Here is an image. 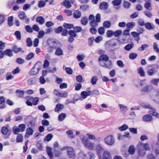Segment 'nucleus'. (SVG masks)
Instances as JSON below:
<instances>
[{
  "label": "nucleus",
  "mask_w": 159,
  "mask_h": 159,
  "mask_svg": "<svg viewBox=\"0 0 159 159\" xmlns=\"http://www.w3.org/2000/svg\"><path fill=\"white\" fill-rule=\"evenodd\" d=\"M68 154L69 157L71 158H74L75 156V154L73 148L70 147L68 150H67Z\"/></svg>",
  "instance_id": "obj_10"
},
{
  "label": "nucleus",
  "mask_w": 159,
  "mask_h": 159,
  "mask_svg": "<svg viewBox=\"0 0 159 159\" xmlns=\"http://www.w3.org/2000/svg\"><path fill=\"white\" fill-rule=\"evenodd\" d=\"M108 57L106 54L100 56L99 57L98 59L99 63L100 65L104 64L103 63L108 60Z\"/></svg>",
  "instance_id": "obj_9"
},
{
  "label": "nucleus",
  "mask_w": 159,
  "mask_h": 159,
  "mask_svg": "<svg viewBox=\"0 0 159 159\" xmlns=\"http://www.w3.org/2000/svg\"><path fill=\"white\" fill-rule=\"evenodd\" d=\"M12 131L13 133L16 134H17L18 133L20 132L18 128L15 126L13 127L12 128Z\"/></svg>",
  "instance_id": "obj_61"
},
{
  "label": "nucleus",
  "mask_w": 159,
  "mask_h": 159,
  "mask_svg": "<svg viewBox=\"0 0 159 159\" xmlns=\"http://www.w3.org/2000/svg\"><path fill=\"white\" fill-rule=\"evenodd\" d=\"M111 25V23L109 21H106L103 23V26L105 28H109Z\"/></svg>",
  "instance_id": "obj_43"
},
{
  "label": "nucleus",
  "mask_w": 159,
  "mask_h": 159,
  "mask_svg": "<svg viewBox=\"0 0 159 159\" xmlns=\"http://www.w3.org/2000/svg\"><path fill=\"white\" fill-rule=\"evenodd\" d=\"M113 35L116 37H118L122 33V31L121 30H118L113 32Z\"/></svg>",
  "instance_id": "obj_40"
},
{
  "label": "nucleus",
  "mask_w": 159,
  "mask_h": 159,
  "mask_svg": "<svg viewBox=\"0 0 159 159\" xmlns=\"http://www.w3.org/2000/svg\"><path fill=\"white\" fill-rule=\"evenodd\" d=\"M112 3L114 7L116 9H119L120 7V5L122 3L121 0H113L112 1Z\"/></svg>",
  "instance_id": "obj_8"
},
{
  "label": "nucleus",
  "mask_w": 159,
  "mask_h": 159,
  "mask_svg": "<svg viewBox=\"0 0 159 159\" xmlns=\"http://www.w3.org/2000/svg\"><path fill=\"white\" fill-rule=\"evenodd\" d=\"M63 27L61 26H59L57 28H55L54 30V32L57 34L61 33Z\"/></svg>",
  "instance_id": "obj_38"
},
{
  "label": "nucleus",
  "mask_w": 159,
  "mask_h": 159,
  "mask_svg": "<svg viewBox=\"0 0 159 159\" xmlns=\"http://www.w3.org/2000/svg\"><path fill=\"white\" fill-rule=\"evenodd\" d=\"M23 137L22 134H19L17 136L16 141L17 143L22 142L23 141Z\"/></svg>",
  "instance_id": "obj_45"
},
{
  "label": "nucleus",
  "mask_w": 159,
  "mask_h": 159,
  "mask_svg": "<svg viewBox=\"0 0 159 159\" xmlns=\"http://www.w3.org/2000/svg\"><path fill=\"white\" fill-rule=\"evenodd\" d=\"M119 106L120 111H124L127 110V106L122 104H119Z\"/></svg>",
  "instance_id": "obj_59"
},
{
  "label": "nucleus",
  "mask_w": 159,
  "mask_h": 159,
  "mask_svg": "<svg viewBox=\"0 0 159 159\" xmlns=\"http://www.w3.org/2000/svg\"><path fill=\"white\" fill-rule=\"evenodd\" d=\"M144 25L145 28L148 30L153 29L154 28V26L149 22L146 23Z\"/></svg>",
  "instance_id": "obj_32"
},
{
  "label": "nucleus",
  "mask_w": 159,
  "mask_h": 159,
  "mask_svg": "<svg viewBox=\"0 0 159 159\" xmlns=\"http://www.w3.org/2000/svg\"><path fill=\"white\" fill-rule=\"evenodd\" d=\"M105 143L109 145H112L115 143V139L111 135H109L107 136L104 139Z\"/></svg>",
  "instance_id": "obj_6"
},
{
  "label": "nucleus",
  "mask_w": 159,
  "mask_h": 159,
  "mask_svg": "<svg viewBox=\"0 0 159 159\" xmlns=\"http://www.w3.org/2000/svg\"><path fill=\"white\" fill-rule=\"evenodd\" d=\"M66 133L69 137L71 138H73L74 137V135H73V132L71 130H68L66 131Z\"/></svg>",
  "instance_id": "obj_51"
},
{
  "label": "nucleus",
  "mask_w": 159,
  "mask_h": 159,
  "mask_svg": "<svg viewBox=\"0 0 159 159\" xmlns=\"http://www.w3.org/2000/svg\"><path fill=\"white\" fill-rule=\"evenodd\" d=\"M42 67V63L40 61L37 62L34 66L30 71L29 74L30 75H35L39 73V70Z\"/></svg>",
  "instance_id": "obj_4"
},
{
  "label": "nucleus",
  "mask_w": 159,
  "mask_h": 159,
  "mask_svg": "<svg viewBox=\"0 0 159 159\" xmlns=\"http://www.w3.org/2000/svg\"><path fill=\"white\" fill-rule=\"evenodd\" d=\"M103 65H100L106 68L110 69L112 67V65L111 61L109 60L105 61L103 63Z\"/></svg>",
  "instance_id": "obj_11"
},
{
  "label": "nucleus",
  "mask_w": 159,
  "mask_h": 159,
  "mask_svg": "<svg viewBox=\"0 0 159 159\" xmlns=\"http://www.w3.org/2000/svg\"><path fill=\"white\" fill-rule=\"evenodd\" d=\"M46 5V3L43 0H40L38 2V7H43Z\"/></svg>",
  "instance_id": "obj_50"
},
{
  "label": "nucleus",
  "mask_w": 159,
  "mask_h": 159,
  "mask_svg": "<svg viewBox=\"0 0 159 159\" xmlns=\"http://www.w3.org/2000/svg\"><path fill=\"white\" fill-rule=\"evenodd\" d=\"M14 17L12 16L8 17L7 19V24L9 26H11L13 25V21Z\"/></svg>",
  "instance_id": "obj_29"
},
{
  "label": "nucleus",
  "mask_w": 159,
  "mask_h": 159,
  "mask_svg": "<svg viewBox=\"0 0 159 159\" xmlns=\"http://www.w3.org/2000/svg\"><path fill=\"white\" fill-rule=\"evenodd\" d=\"M81 22L82 25H86L88 22L87 17L86 16L82 17L81 20Z\"/></svg>",
  "instance_id": "obj_34"
},
{
  "label": "nucleus",
  "mask_w": 159,
  "mask_h": 159,
  "mask_svg": "<svg viewBox=\"0 0 159 159\" xmlns=\"http://www.w3.org/2000/svg\"><path fill=\"white\" fill-rule=\"evenodd\" d=\"M152 148L153 151L156 154H159V143H157L155 145H152Z\"/></svg>",
  "instance_id": "obj_13"
},
{
  "label": "nucleus",
  "mask_w": 159,
  "mask_h": 159,
  "mask_svg": "<svg viewBox=\"0 0 159 159\" xmlns=\"http://www.w3.org/2000/svg\"><path fill=\"white\" fill-rule=\"evenodd\" d=\"M157 70H156L155 68L154 67L148 70L147 71V73L149 76H152L155 73H157Z\"/></svg>",
  "instance_id": "obj_26"
},
{
  "label": "nucleus",
  "mask_w": 159,
  "mask_h": 159,
  "mask_svg": "<svg viewBox=\"0 0 159 159\" xmlns=\"http://www.w3.org/2000/svg\"><path fill=\"white\" fill-rule=\"evenodd\" d=\"M109 4L108 3L106 2H102L99 5L100 9L102 10H107V11L106 12L107 13L110 12V11L107 10Z\"/></svg>",
  "instance_id": "obj_7"
},
{
  "label": "nucleus",
  "mask_w": 159,
  "mask_h": 159,
  "mask_svg": "<svg viewBox=\"0 0 159 159\" xmlns=\"http://www.w3.org/2000/svg\"><path fill=\"white\" fill-rule=\"evenodd\" d=\"M14 78L10 72H8L6 75V79L7 80H11Z\"/></svg>",
  "instance_id": "obj_60"
},
{
  "label": "nucleus",
  "mask_w": 159,
  "mask_h": 159,
  "mask_svg": "<svg viewBox=\"0 0 159 159\" xmlns=\"http://www.w3.org/2000/svg\"><path fill=\"white\" fill-rule=\"evenodd\" d=\"M12 51L15 53H17L19 52H21V53H24L25 51L22 50V48H18L16 45H14L12 47Z\"/></svg>",
  "instance_id": "obj_12"
},
{
  "label": "nucleus",
  "mask_w": 159,
  "mask_h": 159,
  "mask_svg": "<svg viewBox=\"0 0 159 159\" xmlns=\"http://www.w3.org/2000/svg\"><path fill=\"white\" fill-rule=\"evenodd\" d=\"M4 51L5 55L9 57H12L13 55V51L12 50L7 49L5 50Z\"/></svg>",
  "instance_id": "obj_18"
},
{
  "label": "nucleus",
  "mask_w": 159,
  "mask_h": 159,
  "mask_svg": "<svg viewBox=\"0 0 159 159\" xmlns=\"http://www.w3.org/2000/svg\"><path fill=\"white\" fill-rule=\"evenodd\" d=\"M1 133L4 135H6L9 133V130L7 127H3L1 130Z\"/></svg>",
  "instance_id": "obj_30"
},
{
  "label": "nucleus",
  "mask_w": 159,
  "mask_h": 159,
  "mask_svg": "<svg viewBox=\"0 0 159 159\" xmlns=\"http://www.w3.org/2000/svg\"><path fill=\"white\" fill-rule=\"evenodd\" d=\"M53 137V135L51 134H48L44 138V141H49L51 140Z\"/></svg>",
  "instance_id": "obj_37"
},
{
  "label": "nucleus",
  "mask_w": 159,
  "mask_h": 159,
  "mask_svg": "<svg viewBox=\"0 0 159 159\" xmlns=\"http://www.w3.org/2000/svg\"><path fill=\"white\" fill-rule=\"evenodd\" d=\"M34 55L33 52H30L26 57L25 59L27 60H31L34 57Z\"/></svg>",
  "instance_id": "obj_42"
},
{
  "label": "nucleus",
  "mask_w": 159,
  "mask_h": 159,
  "mask_svg": "<svg viewBox=\"0 0 159 159\" xmlns=\"http://www.w3.org/2000/svg\"><path fill=\"white\" fill-rule=\"evenodd\" d=\"M73 25L72 24L64 23L63 24V26L66 29H70L73 27Z\"/></svg>",
  "instance_id": "obj_33"
},
{
  "label": "nucleus",
  "mask_w": 159,
  "mask_h": 159,
  "mask_svg": "<svg viewBox=\"0 0 159 159\" xmlns=\"http://www.w3.org/2000/svg\"><path fill=\"white\" fill-rule=\"evenodd\" d=\"M128 126L124 124L122 126L119 127V129L121 131H125L128 129Z\"/></svg>",
  "instance_id": "obj_53"
},
{
  "label": "nucleus",
  "mask_w": 159,
  "mask_h": 159,
  "mask_svg": "<svg viewBox=\"0 0 159 159\" xmlns=\"http://www.w3.org/2000/svg\"><path fill=\"white\" fill-rule=\"evenodd\" d=\"M18 15L20 19L22 20H24L27 16L25 13L23 11H19Z\"/></svg>",
  "instance_id": "obj_16"
},
{
  "label": "nucleus",
  "mask_w": 159,
  "mask_h": 159,
  "mask_svg": "<svg viewBox=\"0 0 159 159\" xmlns=\"http://www.w3.org/2000/svg\"><path fill=\"white\" fill-rule=\"evenodd\" d=\"M144 7L147 9L152 10V4L151 2H146L144 5Z\"/></svg>",
  "instance_id": "obj_36"
},
{
  "label": "nucleus",
  "mask_w": 159,
  "mask_h": 159,
  "mask_svg": "<svg viewBox=\"0 0 159 159\" xmlns=\"http://www.w3.org/2000/svg\"><path fill=\"white\" fill-rule=\"evenodd\" d=\"M14 35L16 36V38L18 40H20L21 39V33L20 31H16L14 33Z\"/></svg>",
  "instance_id": "obj_47"
},
{
  "label": "nucleus",
  "mask_w": 159,
  "mask_h": 159,
  "mask_svg": "<svg viewBox=\"0 0 159 159\" xmlns=\"http://www.w3.org/2000/svg\"><path fill=\"white\" fill-rule=\"evenodd\" d=\"M36 21L40 25H43L45 22V19L42 16H39L37 17Z\"/></svg>",
  "instance_id": "obj_24"
},
{
  "label": "nucleus",
  "mask_w": 159,
  "mask_h": 159,
  "mask_svg": "<svg viewBox=\"0 0 159 159\" xmlns=\"http://www.w3.org/2000/svg\"><path fill=\"white\" fill-rule=\"evenodd\" d=\"M159 82V78L153 79L151 80L150 83L154 85L157 86Z\"/></svg>",
  "instance_id": "obj_48"
},
{
  "label": "nucleus",
  "mask_w": 159,
  "mask_h": 159,
  "mask_svg": "<svg viewBox=\"0 0 159 159\" xmlns=\"http://www.w3.org/2000/svg\"><path fill=\"white\" fill-rule=\"evenodd\" d=\"M46 151L48 155L50 158H53V154L52 152V149L49 147H47Z\"/></svg>",
  "instance_id": "obj_35"
},
{
  "label": "nucleus",
  "mask_w": 159,
  "mask_h": 159,
  "mask_svg": "<svg viewBox=\"0 0 159 159\" xmlns=\"http://www.w3.org/2000/svg\"><path fill=\"white\" fill-rule=\"evenodd\" d=\"M91 93V92L90 91L88 92L83 91L81 93V95L82 98L83 99H84L86 98L88 96L90 95Z\"/></svg>",
  "instance_id": "obj_27"
},
{
  "label": "nucleus",
  "mask_w": 159,
  "mask_h": 159,
  "mask_svg": "<svg viewBox=\"0 0 159 159\" xmlns=\"http://www.w3.org/2000/svg\"><path fill=\"white\" fill-rule=\"evenodd\" d=\"M57 45L55 41H52L50 43H48L47 48V51L48 52L52 53L56 49Z\"/></svg>",
  "instance_id": "obj_5"
},
{
  "label": "nucleus",
  "mask_w": 159,
  "mask_h": 159,
  "mask_svg": "<svg viewBox=\"0 0 159 159\" xmlns=\"http://www.w3.org/2000/svg\"><path fill=\"white\" fill-rule=\"evenodd\" d=\"M16 61L19 64H23L25 62L24 60L20 57L17 58L16 59Z\"/></svg>",
  "instance_id": "obj_62"
},
{
  "label": "nucleus",
  "mask_w": 159,
  "mask_h": 159,
  "mask_svg": "<svg viewBox=\"0 0 159 159\" xmlns=\"http://www.w3.org/2000/svg\"><path fill=\"white\" fill-rule=\"evenodd\" d=\"M41 123L43 126H48L49 125V121L45 119L42 120Z\"/></svg>",
  "instance_id": "obj_57"
},
{
  "label": "nucleus",
  "mask_w": 159,
  "mask_h": 159,
  "mask_svg": "<svg viewBox=\"0 0 159 159\" xmlns=\"http://www.w3.org/2000/svg\"><path fill=\"white\" fill-rule=\"evenodd\" d=\"M63 53L62 49L60 47L57 46L55 49V54L57 56H61Z\"/></svg>",
  "instance_id": "obj_17"
},
{
  "label": "nucleus",
  "mask_w": 159,
  "mask_h": 159,
  "mask_svg": "<svg viewBox=\"0 0 159 159\" xmlns=\"http://www.w3.org/2000/svg\"><path fill=\"white\" fill-rule=\"evenodd\" d=\"M45 34L44 31L43 30H41L39 31L37 37L38 38H42Z\"/></svg>",
  "instance_id": "obj_49"
},
{
  "label": "nucleus",
  "mask_w": 159,
  "mask_h": 159,
  "mask_svg": "<svg viewBox=\"0 0 159 159\" xmlns=\"http://www.w3.org/2000/svg\"><path fill=\"white\" fill-rule=\"evenodd\" d=\"M61 6H64L66 8H69L72 6L69 1L68 0H65L61 3Z\"/></svg>",
  "instance_id": "obj_15"
},
{
  "label": "nucleus",
  "mask_w": 159,
  "mask_h": 159,
  "mask_svg": "<svg viewBox=\"0 0 159 159\" xmlns=\"http://www.w3.org/2000/svg\"><path fill=\"white\" fill-rule=\"evenodd\" d=\"M64 107V106L60 103L57 104L56 106L55 109V111L56 112H58L60 110L63 109Z\"/></svg>",
  "instance_id": "obj_22"
},
{
  "label": "nucleus",
  "mask_w": 159,
  "mask_h": 159,
  "mask_svg": "<svg viewBox=\"0 0 159 159\" xmlns=\"http://www.w3.org/2000/svg\"><path fill=\"white\" fill-rule=\"evenodd\" d=\"M26 43L27 46L28 47H31L32 45V41L30 38H28L26 39Z\"/></svg>",
  "instance_id": "obj_54"
},
{
  "label": "nucleus",
  "mask_w": 159,
  "mask_h": 159,
  "mask_svg": "<svg viewBox=\"0 0 159 159\" xmlns=\"http://www.w3.org/2000/svg\"><path fill=\"white\" fill-rule=\"evenodd\" d=\"M36 77H33L28 79L27 80V84L29 85H32L34 84L36 82Z\"/></svg>",
  "instance_id": "obj_21"
},
{
  "label": "nucleus",
  "mask_w": 159,
  "mask_h": 159,
  "mask_svg": "<svg viewBox=\"0 0 159 159\" xmlns=\"http://www.w3.org/2000/svg\"><path fill=\"white\" fill-rule=\"evenodd\" d=\"M135 148L134 146L131 145L129 148L128 151L131 154H133L135 151Z\"/></svg>",
  "instance_id": "obj_52"
},
{
  "label": "nucleus",
  "mask_w": 159,
  "mask_h": 159,
  "mask_svg": "<svg viewBox=\"0 0 159 159\" xmlns=\"http://www.w3.org/2000/svg\"><path fill=\"white\" fill-rule=\"evenodd\" d=\"M138 74L141 77H144L145 76V72L143 68L142 67L139 68L137 69Z\"/></svg>",
  "instance_id": "obj_23"
},
{
  "label": "nucleus",
  "mask_w": 159,
  "mask_h": 159,
  "mask_svg": "<svg viewBox=\"0 0 159 159\" xmlns=\"http://www.w3.org/2000/svg\"><path fill=\"white\" fill-rule=\"evenodd\" d=\"M138 55L135 53H131L129 54V57L130 59H134L136 58Z\"/></svg>",
  "instance_id": "obj_56"
},
{
  "label": "nucleus",
  "mask_w": 159,
  "mask_h": 159,
  "mask_svg": "<svg viewBox=\"0 0 159 159\" xmlns=\"http://www.w3.org/2000/svg\"><path fill=\"white\" fill-rule=\"evenodd\" d=\"M17 94V96L19 98H22L24 96L25 92L23 90H20L19 89H17L16 91Z\"/></svg>",
  "instance_id": "obj_28"
},
{
  "label": "nucleus",
  "mask_w": 159,
  "mask_h": 159,
  "mask_svg": "<svg viewBox=\"0 0 159 159\" xmlns=\"http://www.w3.org/2000/svg\"><path fill=\"white\" fill-rule=\"evenodd\" d=\"M152 119V117L149 115L144 116L143 118V121L146 122H150Z\"/></svg>",
  "instance_id": "obj_20"
},
{
  "label": "nucleus",
  "mask_w": 159,
  "mask_h": 159,
  "mask_svg": "<svg viewBox=\"0 0 159 159\" xmlns=\"http://www.w3.org/2000/svg\"><path fill=\"white\" fill-rule=\"evenodd\" d=\"M96 150L99 156V159H112L110 153L107 151H104L102 156H101L103 149L100 145L97 144L96 145Z\"/></svg>",
  "instance_id": "obj_1"
},
{
  "label": "nucleus",
  "mask_w": 159,
  "mask_h": 159,
  "mask_svg": "<svg viewBox=\"0 0 159 159\" xmlns=\"http://www.w3.org/2000/svg\"><path fill=\"white\" fill-rule=\"evenodd\" d=\"M149 113L150 114L156 116L157 117L159 116V114L156 112V109L153 108L149 111Z\"/></svg>",
  "instance_id": "obj_41"
},
{
  "label": "nucleus",
  "mask_w": 159,
  "mask_h": 159,
  "mask_svg": "<svg viewBox=\"0 0 159 159\" xmlns=\"http://www.w3.org/2000/svg\"><path fill=\"white\" fill-rule=\"evenodd\" d=\"M26 128V126L25 124H20L18 126V128L20 132H23Z\"/></svg>",
  "instance_id": "obj_44"
},
{
  "label": "nucleus",
  "mask_w": 159,
  "mask_h": 159,
  "mask_svg": "<svg viewBox=\"0 0 159 159\" xmlns=\"http://www.w3.org/2000/svg\"><path fill=\"white\" fill-rule=\"evenodd\" d=\"M82 142L84 146L90 150H93L95 147V144L92 143L90 140L87 139L83 135L80 136Z\"/></svg>",
  "instance_id": "obj_3"
},
{
  "label": "nucleus",
  "mask_w": 159,
  "mask_h": 159,
  "mask_svg": "<svg viewBox=\"0 0 159 159\" xmlns=\"http://www.w3.org/2000/svg\"><path fill=\"white\" fill-rule=\"evenodd\" d=\"M66 116V114L65 113H61L60 114L58 117L59 120L62 121L63 120Z\"/></svg>",
  "instance_id": "obj_39"
},
{
  "label": "nucleus",
  "mask_w": 159,
  "mask_h": 159,
  "mask_svg": "<svg viewBox=\"0 0 159 159\" xmlns=\"http://www.w3.org/2000/svg\"><path fill=\"white\" fill-rule=\"evenodd\" d=\"M148 47V44H145L142 45L139 48L138 50L142 51L144 50L146 48H147Z\"/></svg>",
  "instance_id": "obj_64"
},
{
  "label": "nucleus",
  "mask_w": 159,
  "mask_h": 159,
  "mask_svg": "<svg viewBox=\"0 0 159 159\" xmlns=\"http://www.w3.org/2000/svg\"><path fill=\"white\" fill-rule=\"evenodd\" d=\"M98 22H97L96 21H90L89 22L90 25L92 27H95L97 26L98 25Z\"/></svg>",
  "instance_id": "obj_55"
},
{
  "label": "nucleus",
  "mask_w": 159,
  "mask_h": 159,
  "mask_svg": "<svg viewBox=\"0 0 159 159\" xmlns=\"http://www.w3.org/2000/svg\"><path fill=\"white\" fill-rule=\"evenodd\" d=\"M26 130V132L25 135V137H28V136L27 135H32L33 134L34 132V130L31 128L29 127L28 128H27Z\"/></svg>",
  "instance_id": "obj_25"
},
{
  "label": "nucleus",
  "mask_w": 159,
  "mask_h": 159,
  "mask_svg": "<svg viewBox=\"0 0 159 159\" xmlns=\"http://www.w3.org/2000/svg\"><path fill=\"white\" fill-rule=\"evenodd\" d=\"M25 29L26 31L28 32L31 33L33 31L32 28H31L30 25H26L25 27Z\"/></svg>",
  "instance_id": "obj_63"
},
{
  "label": "nucleus",
  "mask_w": 159,
  "mask_h": 159,
  "mask_svg": "<svg viewBox=\"0 0 159 159\" xmlns=\"http://www.w3.org/2000/svg\"><path fill=\"white\" fill-rule=\"evenodd\" d=\"M5 101V98L2 96L0 97V109H3L6 107V105L5 104H3L1 105V104H2L3 103H4Z\"/></svg>",
  "instance_id": "obj_19"
},
{
  "label": "nucleus",
  "mask_w": 159,
  "mask_h": 159,
  "mask_svg": "<svg viewBox=\"0 0 159 159\" xmlns=\"http://www.w3.org/2000/svg\"><path fill=\"white\" fill-rule=\"evenodd\" d=\"M138 152L139 155L143 156L146 153V151H150L151 148L148 143H143L139 142L137 145Z\"/></svg>",
  "instance_id": "obj_2"
},
{
  "label": "nucleus",
  "mask_w": 159,
  "mask_h": 159,
  "mask_svg": "<svg viewBox=\"0 0 159 159\" xmlns=\"http://www.w3.org/2000/svg\"><path fill=\"white\" fill-rule=\"evenodd\" d=\"M54 154L57 157H59L62 154V152L60 150H54Z\"/></svg>",
  "instance_id": "obj_58"
},
{
  "label": "nucleus",
  "mask_w": 159,
  "mask_h": 159,
  "mask_svg": "<svg viewBox=\"0 0 159 159\" xmlns=\"http://www.w3.org/2000/svg\"><path fill=\"white\" fill-rule=\"evenodd\" d=\"M98 80V79L96 76H93L91 80V83L93 85H95L96 84Z\"/></svg>",
  "instance_id": "obj_46"
},
{
  "label": "nucleus",
  "mask_w": 159,
  "mask_h": 159,
  "mask_svg": "<svg viewBox=\"0 0 159 159\" xmlns=\"http://www.w3.org/2000/svg\"><path fill=\"white\" fill-rule=\"evenodd\" d=\"M26 98L27 100H32L33 103L34 105H36L38 103L39 101V99L38 98H35L33 99V97L31 96H27Z\"/></svg>",
  "instance_id": "obj_14"
},
{
  "label": "nucleus",
  "mask_w": 159,
  "mask_h": 159,
  "mask_svg": "<svg viewBox=\"0 0 159 159\" xmlns=\"http://www.w3.org/2000/svg\"><path fill=\"white\" fill-rule=\"evenodd\" d=\"M80 99V96L79 94H76L75 95L73 100L69 102L68 103H75L76 102Z\"/></svg>",
  "instance_id": "obj_31"
}]
</instances>
